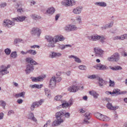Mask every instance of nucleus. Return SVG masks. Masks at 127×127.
<instances>
[{
	"instance_id": "nucleus-1",
	"label": "nucleus",
	"mask_w": 127,
	"mask_h": 127,
	"mask_svg": "<svg viewBox=\"0 0 127 127\" xmlns=\"http://www.w3.org/2000/svg\"><path fill=\"white\" fill-rule=\"evenodd\" d=\"M46 38L49 42L48 46L50 47H55L54 44L59 41H62L64 39V38L62 36L56 35L54 37L50 36H46Z\"/></svg>"
},
{
	"instance_id": "nucleus-2",
	"label": "nucleus",
	"mask_w": 127,
	"mask_h": 127,
	"mask_svg": "<svg viewBox=\"0 0 127 127\" xmlns=\"http://www.w3.org/2000/svg\"><path fill=\"white\" fill-rule=\"evenodd\" d=\"M26 61L31 64V65H28L27 66V68L26 70V71L27 74L30 73L31 71H32L34 69V68L33 65H36L37 64L35 61L31 58H27Z\"/></svg>"
},
{
	"instance_id": "nucleus-3",
	"label": "nucleus",
	"mask_w": 127,
	"mask_h": 127,
	"mask_svg": "<svg viewBox=\"0 0 127 127\" xmlns=\"http://www.w3.org/2000/svg\"><path fill=\"white\" fill-rule=\"evenodd\" d=\"M95 116L98 119L103 121H108L110 119L109 117L98 113L95 114Z\"/></svg>"
},
{
	"instance_id": "nucleus-4",
	"label": "nucleus",
	"mask_w": 127,
	"mask_h": 127,
	"mask_svg": "<svg viewBox=\"0 0 127 127\" xmlns=\"http://www.w3.org/2000/svg\"><path fill=\"white\" fill-rule=\"evenodd\" d=\"M120 59V55L118 53H114L110 57L107 59V60L110 61H118Z\"/></svg>"
},
{
	"instance_id": "nucleus-5",
	"label": "nucleus",
	"mask_w": 127,
	"mask_h": 127,
	"mask_svg": "<svg viewBox=\"0 0 127 127\" xmlns=\"http://www.w3.org/2000/svg\"><path fill=\"white\" fill-rule=\"evenodd\" d=\"M95 55L96 56L102 57L103 55V51L99 48H95L94 49Z\"/></svg>"
},
{
	"instance_id": "nucleus-6",
	"label": "nucleus",
	"mask_w": 127,
	"mask_h": 127,
	"mask_svg": "<svg viewBox=\"0 0 127 127\" xmlns=\"http://www.w3.org/2000/svg\"><path fill=\"white\" fill-rule=\"evenodd\" d=\"M94 67L97 69L101 70H104L108 69V67L106 65L101 64H97Z\"/></svg>"
},
{
	"instance_id": "nucleus-7",
	"label": "nucleus",
	"mask_w": 127,
	"mask_h": 127,
	"mask_svg": "<svg viewBox=\"0 0 127 127\" xmlns=\"http://www.w3.org/2000/svg\"><path fill=\"white\" fill-rule=\"evenodd\" d=\"M75 1L74 0H63L61 3L62 5L65 6H72L75 4Z\"/></svg>"
},
{
	"instance_id": "nucleus-8",
	"label": "nucleus",
	"mask_w": 127,
	"mask_h": 127,
	"mask_svg": "<svg viewBox=\"0 0 127 127\" xmlns=\"http://www.w3.org/2000/svg\"><path fill=\"white\" fill-rule=\"evenodd\" d=\"M99 35L97 34H94L91 36H87V38L90 40L96 41L99 40Z\"/></svg>"
},
{
	"instance_id": "nucleus-9",
	"label": "nucleus",
	"mask_w": 127,
	"mask_h": 127,
	"mask_svg": "<svg viewBox=\"0 0 127 127\" xmlns=\"http://www.w3.org/2000/svg\"><path fill=\"white\" fill-rule=\"evenodd\" d=\"M64 120L61 118H57L56 120L54 121L52 124V126L53 127L56 126L64 122Z\"/></svg>"
},
{
	"instance_id": "nucleus-10",
	"label": "nucleus",
	"mask_w": 127,
	"mask_h": 127,
	"mask_svg": "<svg viewBox=\"0 0 127 127\" xmlns=\"http://www.w3.org/2000/svg\"><path fill=\"white\" fill-rule=\"evenodd\" d=\"M10 65H7V67H6L3 65L1 66V68L2 69L0 71V75H4L8 73V72L7 71V69L10 67Z\"/></svg>"
},
{
	"instance_id": "nucleus-11",
	"label": "nucleus",
	"mask_w": 127,
	"mask_h": 127,
	"mask_svg": "<svg viewBox=\"0 0 127 127\" xmlns=\"http://www.w3.org/2000/svg\"><path fill=\"white\" fill-rule=\"evenodd\" d=\"M106 107L108 109L110 110H116L119 108L118 106H113L112 104L109 102L107 104Z\"/></svg>"
},
{
	"instance_id": "nucleus-12",
	"label": "nucleus",
	"mask_w": 127,
	"mask_h": 127,
	"mask_svg": "<svg viewBox=\"0 0 127 127\" xmlns=\"http://www.w3.org/2000/svg\"><path fill=\"white\" fill-rule=\"evenodd\" d=\"M43 102V100H41L38 102H35L33 103L31 107V110H33L35 107H38L39 105H41L42 103Z\"/></svg>"
},
{
	"instance_id": "nucleus-13",
	"label": "nucleus",
	"mask_w": 127,
	"mask_h": 127,
	"mask_svg": "<svg viewBox=\"0 0 127 127\" xmlns=\"http://www.w3.org/2000/svg\"><path fill=\"white\" fill-rule=\"evenodd\" d=\"M41 33L40 30L38 28H34L32 29L31 32V33L32 34L35 35L36 34L37 36H39Z\"/></svg>"
},
{
	"instance_id": "nucleus-14",
	"label": "nucleus",
	"mask_w": 127,
	"mask_h": 127,
	"mask_svg": "<svg viewBox=\"0 0 127 127\" xmlns=\"http://www.w3.org/2000/svg\"><path fill=\"white\" fill-rule=\"evenodd\" d=\"M55 77H53L51 78L50 82L49 87L52 88L55 87L56 85Z\"/></svg>"
},
{
	"instance_id": "nucleus-15",
	"label": "nucleus",
	"mask_w": 127,
	"mask_h": 127,
	"mask_svg": "<svg viewBox=\"0 0 127 127\" xmlns=\"http://www.w3.org/2000/svg\"><path fill=\"white\" fill-rule=\"evenodd\" d=\"M45 77V75H44V76L42 77L41 76L37 77L36 78L32 77L31 79H32V81L33 82H36L40 81L43 80V78Z\"/></svg>"
},
{
	"instance_id": "nucleus-16",
	"label": "nucleus",
	"mask_w": 127,
	"mask_h": 127,
	"mask_svg": "<svg viewBox=\"0 0 127 127\" xmlns=\"http://www.w3.org/2000/svg\"><path fill=\"white\" fill-rule=\"evenodd\" d=\"M78 89V87L73 86L69 87L68 89V90L70 92H75L77 91Z\"/></svg>"
},
{
	"instance_id": "nucleus-17",
	"label": "nucleus",
	"mask_w": 127,
	"mask_h": 127,
	"mask_svg": "<svg viewBox=\"0 0 127 127\" xmlns=\"http://www.w3.org/2000/svg\"><path fill=\"white\" fill-rule=\"evenodd\" d=\"M26 17L24 16H18L17 18H15L13 19L14 21H16L17 22H22L26 18Z\"/></svg>"
},
{
	"instance_id": "nucleus-18",
	"label": "nucleus",
	"mask_w": 127,
	"mask_h": 127,
	"mask_svg": "<svg viewBox=\"0 0 127 127\" xmlns=\"http://www.w3.org/2000/svg\"><path fill=\"white\" fill-rule=\"evenodd\" d=\"M120 90L118 89H115L113 90L112 92V94H116L117 95H120L123 94H125L127 93L126 91L121 92H120Z\"/></svg>"
},
{
	"instance_id": "nucleus-19",
	"label": "nucleus",
	"mask_w": 127,
	"mask_h": 127,
	"mask_svg": "<svg viewBox=\"0 0 127 127\" xmlns=\"http://www.w3.org/2000/svg\"><path fill=\"white\" fill-rule=\"evenodd\" d=\"M106 38V37L105 36L103 35H99V40L103 44L106 42L105 40Z\"/></svg>"
},
{
	"instance_id": "nucleus-20",
	"label": "nucleus",
	"mask_w": 127,
	"mask_h": 127,
	"mask_svg": "<svg viewBox=\"0 0 127 127\" xmlns=\"http://www.w3.org/2000/svg\"><path fill=\"white\" fill-rule=\"evenodd\" d=\"M95 4L98 6L102 7H105L107 5L106 3L103 2H96Z\"/></svg>"
},
{
	"instance_id": "nucleus-21",
	"label": "nucleus",
	"mask_w": 127,
	"mask_h": 127,
	"mask_svg": "<svg viewBox=\"0 0 127 127\" xmlns=\"http://www.w3.org/2000/svg\"><path fill=\"white\" fill-rule=\"evenodd\" d=\"M89 93L91 95H93L95 98H97L99 95L95 91L93 90L90 91L89 92Z\"/></svg>"
},
{
	"instance_id": "nucleus-22",
	"label": "nucleus",
	"mask_w": 127,
	"mask_h": 127,
	"mask_svg": "<svg viewBox=\"0 0 127 127\" xmlns=\"http://www.w3.org/2000/svg\"><path fill=\"white\" fill-rule=\"evenodd\" d=\"M4 23H5L6 25L8 26H9V25L13 26L14 25V24L13 22L8 20L6 21L4 20Z\"/></svg>"
},
{
	"instance_id": "nucleus-23",
	"label": "nucleus",
	"mask_w": 127,
	"mask_h": 127,
	"mask_svg": "<svg viewBox=\"0 0 127 127\" xmlns=\"http://www.w3.org/2000/svg\"><path fill=\"white\" fill-rule=\"evenodd\" d=\"M64 113L62 111H60L56 113V118H61V117L64 116Z\"/></svg>"
},
{
	"instance_id": "nucleus-24",
	"label": "nucleus",
	"mask_w": 127,
	"mask_h": 127,
	"mask_svg": "<svg viewBox=\"0 0 127 127\" xmlns=\"http://www.w3.org/2000/svg\"><path fill=\"white\" fill-rule=\"evenodd\" d=\"M99 84L100 87H101L103 86L105 83V81L103 80L102 78L98 77Z\"/></svg>"
},
{
	"instance_id": "nucleus-25",
	"label": "nucleus",
	"mask_w": 127,
	"mask_h": 127,
	"mask_svg": "<svg viewBox=\"0 0 127 127\" xmlns=\"http://www.w3.org/2000/svg\"><path fill=\"white\" fill-rule=\"evenodd\" d=\"M55 9L53 7H50L48 9L47 11V12L49 14H52L54 12Z\"/></svg>"
},
{
	"instance_id": "nucleus-26",
	"label": "nucleus",
	"mask_w": 127,
	"mask_h": 127,
	"mask_svg": "<svg viewBox=\"0 0 127 127\" xmlns=\"http://www.w3.org/2000/svg\"><path fill=\"white\" fill-rule=\"evenodd\" d=\"M61 54L59 53H52L51 55L50 56V57L52 58H54L55 57H58L61 56Z\"/></svg>"
},
{
	"instance_id": "nucleus-27",
	"label": "nucleus",
	"mask_w": 127,
	"mask_h": 127,
	"mask_svg": "<svg viewBox=\"0 0 127 127\" xmlns=\"http://www.w3.org/2000/svg\"><path fill=\"white\" fill-rule=\"evenodd\" d=\"M113 22H111L108 24H107L102 27V28L103 29H105L111 27L113 26Z\"/></svg>"
},
{
	"instance_id": "nucleus-28",
	"label": "nucleus",
	"mask_w": 127,
	"mask_h": 127,
	"mask_svg": "<svg viewBox=\"0 0 127 127\" xmlns=\"http://www.w3.org/2000/svg\"><path fill=\"white\" fill-rule=\"evenodd\" d=\"M25 94V92H22L20 93L16 94L15 96L16 98H18L21 96L23 97H24Z\"/></svg>"
},
{
	"instance_id": "nucleus-29",
	"label": "nucleus",
	"mask_w": 127,
	"mask_h": 127,
	"mask_svg": "<svg viewBox=\"0 0 127 127\" xmlns=\"http://www.w3.org/2000/svg\"><path fill=\"white\" fill-rule=\"evenodd\" d=\"M90 114L91 113L88 112L85 113L84 115L85 117L84 119L89 120L90 118Z\"/></svg>"
},
{
	"instance_id": "nucleus-30",
	"label": "nucleus",
	"mask_w": 127,
	"mask_h": 127,
	"mask_svg": "<svg viewBox=\"0 0 127 127\" xmlns=\"http://www.w3.org/2000/svg\"><path fill=\"white\" fill-rule=\"evenodd\" d=\"M29 118L35 122L37 121L36 118L34 117L33 114L32 113L29 114Z\"/></svg>"
},
{
	"instance_id": "nucleus-31",
	"label": "nucleus",
	"mask_w": 127,
	"mask_h": 127,
	"mask_svg": "<svg viewBox=\"0 0 127 127\" xmlns=\"http://www.w3.org/2000/svg\"><path fill=\"white\" fill-rule=\"evenodd\" d=\"M99 77L97 75H89L88 76V78L89 79H93L95 78H97Z\"/></svg>"
},
{
	"instance_id": "nucleus-32",
	"label": "nucleus",
	"mask_w": 127,
	"mask_h": 127,
	"mask_svg": "<svg viewBox=\"0 0 127 127\" xmlns=\"http://www.w3.org/2000/svg\"><path fill=\"white\" fill-rule=\"evenodd\" d=\"M120 36V40H123L127 38V34H125Z\"/></svg>"
},
{
	"instance_id": "nucleus-33",
	"label": "nucleus",
	"mask_w": 127,
	"mask_h": 127,
	"mask_svg": "<svg viewBox=\"0 0 127 127\" xmlns=\"http://www.w3.org/2000/svg\"><path fill=\"white\" fill-rule=\"evenodd\" d=\"M69 57L70 58H73L75 59V60L76 62L78 63L79 62V59L76 56L73 55H71L69 56Z\"/></svg>"
},
{
	"instance_id": "nucleus-34",
	"label": "nucleus",
	"mask_w": 127,
	"mask_h": 127,
	"mask_svg": "<svg viewBox=\"0 0 127 127\" xmlns=\"http://www.w3.org/2000/svg\"><path fill=\"white\" fill-rule=\"evenodd\" d=\"M62 103V105L63 108L69 106V104L66 103V102L65 101H64Z\"/></svg>"
},
{
	"instance_id": "nucleus-35",
	"label": "nucleus",
	"mask_w": 127,
	"mask_h": 127,
	"mask_svg": "<svg viewBox=\"0 0 127 127\" xmlns=\"http://www.w3.org/2000/svg\"><path fill=\"white\" fill-rule=\"evenodd\" d=\"M79 11V7H78L74 9L73 10V12L76 14H78Z\"/></svg>"
},
{
	"instance_id": "nucleus-36",
	"label": "nucleus",
	"mask_w": 127,
	"mask_h": 127,
	"mask_svg": "<svg viewBox=\"0 0 127 127\" xmlns=\"http://www.w3.org/2000/svg\"><path fill=\"white\" fill-rule=\"evenodd\" d=\"M27 52L33 55L36 54V53L35 51L33 50H29L27 51Z\"/></svg>"
},
{
	"instance_id": "nucleus-37",
	"label": "nucleus",
	"mask_w": 127,
	"mask_h": 127,
	"mask_svg": "<svg viewBox=\"0 0 127 127\" xmlns=\"http://www.w3.org/2000/svg\"><path fill=\"white\" fill-rule=\"evenodd\" d=\"M0 105L2 106L3 108H4L6 105V103L4 101L2 100H0Z\"/></svg>"
},
{
	"instance_id": "nucleus-38",
	"label": "nucleus",
	"mask_w": 127,
	"mask_h": 127,
	"mask_svg": "<svg viewBox=\"0 0 127 127\" xmlns=\"http://www.w3.org/2000/svg\"><path fill=\"white\" fill-rule=\"evenodd\" d=\"M109 86L111 87H113L115 85V83L114 81H112L110 80L109 82Z\"/></svg>"
},
{
	"instance_id": "nucleus-39",
	"label": "nucleus",
	"mask_w": 127,
	"mask_h": 127,
	"mask_svg": "<svg viewBox=\"0 0 127 127\" xmlns=\"http://www.w3.org/2000/svg\"><path fill=\"white\" fill-rule=\"evenodd\" d=\"M4 52L7 55H9L10 53L11 50L10 49L7 48L5 50Z\"/></svg>"
},
{
	"instance_id": "nucleus-40",
	"label": "nucleus",
	"mask_w": 127,
	"mask_h": 127,
	"mask_svg": "<svg viewBox=\"0 0 127 127\" xmlns=\"http://www.w3.org/2000/svg\"><path fill=\"white\" fill-rule=\"evenodd\" d=\"M11 57L15 58L17 57L16 52H12L11 55Z\"/></svg>"
},
{
	"instance_id": "nucleus-41",
	"label": "nucleus",
	"mask_w": 127,
	"mask_h": 127,
	"mask_svg": "<svg viewBox=\"0 0 127 127\" xmlns=\"http://www.w3.org/2000/svg\"><path fill=\"white\" fill-rule=\"evenodd\" d=\"M71 47V45H64L63 46H62L60 47V48L62 50L64 49H65V48L68 47Z\"/></svg>"
},
{
	"instance_id": "nucleus-42",
	"label": "nucleus",
	"mask_w": 127,
	"mask_h": 127,
	"mask_svg": "<svg viewBox=\"0 0 127 127\" xmlns=\"http://www.w3.org/2000/svg\"><path fill=\"white\" fill-rule=\"evenodd\" d=\"M62 97V96L61 95H58L55 97L54 99L57 101H59L60 100Z\"/></svg>"
},
{
	"instance_id": "nucleus-43",
	"label": "nucleus",
	"mask_w": 127,
	"mask_h": 127,
	"mask_svg": "<svg viewBox=\"0 0 127 127\" xmlns=\"http://www.w3.org/2000/svg\"><path fill=\"white\" fill-rule=\"evenodd\" d=\"M87 69L86 66L84 65H80V69L82 70H86Z\"/></svg>"
},
{
	"instance_id": "nucleus-44",
	"label": "nucleus",
	"mask_w": 127,
	"mask_h": 127,
	"mask_svg": "<svg viewBox=\"0 0 127 127\" xmlns=\"http://www.w3.org/2000/svg\"><path fill=\"white\" fill-rule=\"evenodd\" d=\"M22 41V40H20V39H16L14 41V43L15 44H16L19 42H21Z\"/></svg>"
},
{
	"instance_id": "nucleus-45",
	"label": "nucleus",
	"mask_w": 127,
	"mask_h": 127,
	"mask_svg": "<svg viewBox=\"0 0 127 127\" xmlns=\"http://www.w3.org/2000/svg\"><path fill=\"white\" fill-rule=\"evenodd\" d=\"M56 82H59L61 81V78L59 77L57 78H55Z\"/></svg>"
},
{
	"instance_id": "nucleus-46",
	"label": "nucleus",
	"mask_w": 127,
	"mask_h": 127,
	"mask_svg": "<svg viewBox=\"0 0 127 127\" xmlns=\"http://www.w3.org/2000/svg\"><path fill=\"white\" fill-rule=\"evenodd\" d=\"M86 111L85 109H80V115H81V114L84 113Z\"/></svg>"
},
{
	"instance_id": "nucleus-47",
	"label": "nucleus",
	"mask_w": 127,
	"mask_h": 127,
	"mask_svg": "<svg viewBox=\"0 0 127 127\" xmlns=\"http://www.w3.org/2000/svg\"><path fill=\"white\" fill-rule=\"evenodd\" d=\"M67 103L69 104V106H70L71 105H72L73 103V99H70L69 101Z\"/></svg>"
},
{
	"instance_id": "nucleus-48",
	"label": "nucleus",
	"mask_w": 127,
	"mask_h": 127,
	"mask_svg": "<svg viewBox=\"0 0 127 127\" xmlns=\"http://www.w3.org/2000/svg\"><path fill=\"white\" fill-rule=\"evenodd\" d=\"M115 66V68L116 70H121L122 69V68L120 66Z\"/></svg>"
},
{
	"instance_id": "nucleus-49",
	"label": "nucleus",
	"mask_w": 127,
	"mask_h": 127,
	"mask_svg": "<svg viewBox=\"0 0 127 127\" xmlns=\"http://www.w3.org/2000/svg\"><path fill=\"white\" fill-rule=\"evenodd\" d=\"M71 28L72 31L76 30L77 29V28L76 26L74 25H71Z\"/></svg>"
},
{
	"instance_id": "nucleus-50",
	"label": "nucleus",
	"mask_w": 127,
	"mask_h": 127,
	"mask_svg": "<svg viewBox=\"0 0 127 127\" xmlns=\"http://www.w3.org/2000/svg\"><path fill=\"white\" fill-rule=\"evenodd\" d=\"M45 91L46 95H47L48 96H49V92L50 91L47 88H45Z\"/></svg>"
},
{
	"instance_id": "nucleus-51",
	"label": "nucleus",
	"mask_w": 127,
	"mask_h": 127,
	"mask_svg": "<svg viewBox=\"0 0 127 127\" xmlns=\"http://www.w3.org/2000/svg\"><path fill=\"white\" fill-rule=\"evenodd\" d=\"M88 120H87L86 119H84L83 121L84 123L86 124H89L90 123V122L88 121Z\"/></svg>"
},
{
	"instance_id": "nucleus-52",
	"label": "nucleus",
	"mask_w": 127,
	"mask_h": 127,
	"mask_svg": "<svg viewBox=\"0 0 127 127\" xmlns=\"http://www.w3.org/2000/svg\"><path fill=\"white\" fill-rule=\"evenodd\" d=\"M32 17L33 19H39V17H37L36 15H32Z\"/></svg>"
},
{
	"instance_id": "nucleus-53",
	"label": "nucleus",
	"mask_w": 127,
	"mask_h": 127,
	"mask_svg": "<svg viewBox=\"0 0 127 127\" xmlns=\"http://www.w3.org/2000/svg\"><path fill=\"white\" fill-rule=\"evenodd\" d=\"M43 86V85L42 84H40V85L36 84V88L38 89H40Z\"/></svg>"
},
{
	"instance_id": "nucleus-54",
	"label": "nucleus",
	"mask_w": 127,
	"mask_h": 127,
	"mask_svg": "<svg viewBox=\"0 0 127 127\" xmlns=\"http://www.w3.org/2000/svg\"><path fill=\"white\" fill-rule=\"evenodd\" d=\"M64 29L65 30L67 31H70V30H71L70 29H69V25L66 26L64 28Z\"/></svg>"
},
{
	"instance_id": "nucleus-55",
	"label": "nucleus",
	"mask_w": 127,
	"mask_h": 127,
	"mask_svg": "<svg viewBox=\"0 0 127 127\" xmlns=\"http://www.w3.org/2000/svg\"><path fill=\"white\" fill-rule=\"evenodd\" d=\"M113 38L114 40H120V36H116L113 37Z\"/></svg>"
},
{
	"instance_id": "nucleus-56",
	"label": "nucleus",
	"mask_w": 127,
	"mask_h": 127,
	"mask_svg": "<svg viewBox=\"0 0 127 127\" xmlns=\"http://www.w3.org/2000/svg\"><path fill=\"white\" fill-rule=\"evenodd\" d=\"M31 48H39V46L38 45H34L33 46H31Z\"/></svg>"
},
{
	"instance_id": "nucleus-57",
	"label": "nucleus",
	"mask_w": 127,
	"mask_h": 127,
	"mask_svg": "<svg viewBox=\"0 0 127 127\" xmlns=\"http://www.w3.org/2000/svg\"><path fill=\"white\" fill-rule=\"evenodd\" d=\"M4 116V114L3 113H0V120L3 119Z\"/></svg>"
},
{
	"instance_id": "nucleus-58",
	"label": "nucleus",
	"mask_w": 127,
	"mask_h": 127,
	"mask_svg": "<svg viewBox=\"0 0 127 127\" xmlns=\"http://www.w3.org/2000/svg\"><path fill=\"white\" fill-rule=\"evenodd\" d=\"M13 113H14L13 111L12 110H11L10 111H9L8 112V115H10L11 114H13Z\"/></svg>"
},
{
	"instance_id": "nucleus-59",
	"label": "nucleus",
	"mask_w": 127,
	"mask_h": 127,
	"mask_svg": "<svg viewBox=\"0 0 127 127\" xmlns=\"http://www.w3.org/2000/svg\"><path fill=\"white\" fill-rule=\"evenodd\" d=\"M105 94L107 95H108L109 94L112 95V92L109 91H107L105 92Z\"/></svg>"
},
{
	"instance_id": "nucleus-60",
	"label": "nucleus",
	"mask_w": 127,
	"mask_h": 127,
	"mask_svg": "<svg viewBox=\"0 0 127 127\" xmlns=\"http://www.w3.org/2000/svg\"><path fill=\"white\" fill-rule=\"evenodd\" d=\"M17 102L19 104H20L22 102L23 100L21 99H19L17 100Z\"/></svg>"
},
{
	"instance_id": "nucleus-61",
	"label": "nucleus",
	"mask_w": 127,
	"mask_h": 127,
	"mask_svg": "<svg viewBox=\"0 0 127 127\" xmlns=\"http://www.w3.org/2000/svg\"><path fill=\"white\" fill-rule=\"evenodd\" d=\"M35 3L34 0H31L30 2V5H34Z\"/></svg>"
},
{
	"instance_id": "nucleus-62",
	"label": "nucleus",
	"mask_w": 127,
	"mask_h": 127,
	"mask_svg": "<svg viewBox=\"0 0 127 127\" xmlns=\"http://www.w3.org/2000/svg\"><path fill=\"white\" fill-rule=\"evenodd\" d=\"M65 116L67 118H68L70 116V114L68 113H67L65 114Z\"/></svg>"
},
{
	"instance_id": "nucleus-63",
	"label": "nucleus",
	"mask_w": 127,
	"mask_h": 127,
	"mask_svg": "<svg viewBox=\"0 0 127 127\" xmlns=\"http://www.w3.org/2000/svg\"><path fill=\"white\" fill-rule=\"evenodd\" d=\"M83 98L84 100L86 101L87 100L88 97L87 96H85L83 97Z\"/></svg>"
},
{
	"instance_id": "nucleus-64",
	"label": "nucleus",
	"mask_w": 127,
	"mask_h": 127,
	"mask_svg": "<svg viewBox=\"0 0 127 127\" xmlns=\"http://www.w3.org/2000/svg\"><path fill=\"white\" fill-rule=\"evenodd\" d=\"M51 122V121H50V120H49L47 121V122L45 124L47 125V126L48 125H50Z\"/></svg>"
}]
</instances>
